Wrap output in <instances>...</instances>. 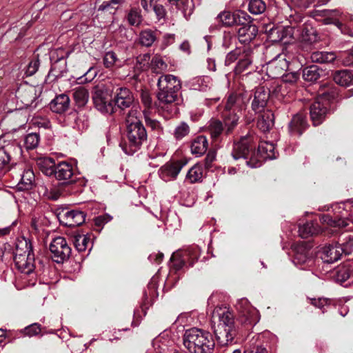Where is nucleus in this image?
<instances>
[{"label":"nucleus","mask_w":353,"mask_h":353,"mask_svg":"<svg viewBox=\"0 0 353 353\" xmlns=\"http://www.w3.org/2000/svg\"><path fill=\"white\" fill-rule=\"evenodd\" d=\"M72 241L79 252H83L88 248L90 238L85 234H76L72 237Z\"/></svg>","instance_id":"09e8293b"},{"label":"nucleus","mask_w":353,"mask_h":353,"mask_svg":"<svg viewBox=\"0 0 353 353\" xmlns=\"http://www.w3.org/2000/svg\"><path fill=\"white\" fill-rule=\"evenodd\" d=\"M327 113V107L320 101L313 103L310 109V118L314 126L319 125L324 121Z\"/></svg>","instance_id":"a878e982"},{"label":"nucleus","mask_w":353,"mask_h":353,"mask_svg":"<svg viewBox=\"0 0 353 353\" xmlns=\"http://www.w3.org/2000/svg\"><path fill=\"white\" fill-rule=\"evenodd\" d=\"M93 101L96 108L102 113L112 114L113 106L111 100L108 99V94L103 91L97 90L93 95Z\"/></svg>","instance_id":"5701e85b"},{"label":"nucleus","mask_w":353,"mask_h":353,"mask_svg":"<svg viewBox=\"0 0 353 353\" xmlns=\"http://www.w3.org/2000/svg\"><path fill=\"white\" fill-rule=\"evenodd\" d=\"M37 165L40 170L46 176L53 175L57 165L54 160L50 157H40L37 160Z\"/></svg>","instance_id":"c9c22d12"},{"label":"nucleus","mask_w":353,"mask_h":353,"mask_svg":"<svg viewBox=\"0 0 353 353\" xmlns=\"http://www.w3.org/2000/svg\"><path fill=\"white\" fill-rule=\"evenodd\" d=\"M343 253L344 252L341 245H329L323 248L321 259L325 263H332L338 261Z\"/></svg>","instance_id":"393cba45"},{"label":"nucleus","mask_w":353,"mask_h":353,"mask_svg":"<svg viewBox=\"0 0 353 353\" xmlns=\"http://www.w3.org/2000/svg\"><path fill=\"white\" fill-rule=\"evenodd\" d=\"M235 128H232L230 132H227V125L225 123L219 119H212L209 121L207 125V132L214 141L219 140L221 136L230 135Z\"/></svg>","instance_id":"a211bd4d"},{"label":"nucleus","mask_w":353,"mask_h":353,"mask_svg":"<svg viewBox=\"0 0 353 353\" xmlns=\"http://www.w3.org/2000/svg\"><path fill=\"white\" fill-rule=\"evenodd\" d=\"M11 148V146L0 148V178L13 168L10 154Z\"/></svg>","instance_id":"cd10ccee"},{"label":"nucleus","mask_w":353,"mask_h":353,"mask_svg":"<svg viewBox=\"0 0 353 353\" xmlns=\"http://www.w3.org/2000/svg\"><path fill=\"white\" fill-rule=\"evenodd\" d=\"M40 141V136L37 133H30L27 134L24 140V145L27 150L36 148Z\"/></svg>","instance_id":"6e6d98bb"},{"label":"nucleus","mask_w":353,"mask_h":353,"mask_svg":"<svg viewBox=\"0 0 353 353\" xmlns=\"http://www.w3.org/2000/svg\"><path fill=\"white\" fill-rule=\"evenodd\" d=\"M343 252L345 254H350L353 251V234L346 237L345 241L342 244Z\"/></svg>","instance_id":"774afa93"},{"label":"nucleus","mask_w":353,"mask_h":353,"mask_svg":"<svg viewBox=\"0 0 353 353\" xmlns=\"http://www.w3.org/2000/svg\"><path fill=\"white\" fill-rule=\"evenodd\" d=\"M212 79L209 77H197L190 82V88L194 90L205 92L212 86Z\"/></svg>","instance_id":"e433bc0d"},{"label":"nucleus","mask_w":353,"mask_h":353,"mask_svg":"<svg viewBox=\"0 0 353 353\" xmlns=\"http://www.w3.org/2000/svg\"><path fill=\"white\" fill-rule=\"evenodd\" d=\"M333 80L341 86L353 85V72L348 70L336 71L333 74Z\"/></svg>","instance_id":"72a5a7b5"},{"label":"nucleus","mask_w":353,"mask_h":353,"mask_svg":"<svg viewBox=\"0 0 353 353\" xmlns=\"http://www.w3.org/2000/svg\"><path fill=\"white\" fill-rule=\"evenodd\" d=\"M189 132V125L185 122H181L176 127L174 132V136L176 139H181L187 136Z\"/></svg>","instance_id":"680f3d73"},{"label":"nucleus","mask_w":353,"mask_h":353,"mask_svg":"<svg viewBox=\"0 0 353 353\" xmlns=\"http://www.w3.org/2000/svg\"><path fill=\"white\" fill-rule=\"evenodd\" d=\"M286 54H279L267 63L266 72L269 77L277 79L283 74L288 68Z\"/></svg>","instance_id":"9d476101"},{"label":"nucleus","mask_w":353,"mask_h":353,"mask_svg":"<svg viewBox=\"0 0 353 353\" xmlns=\"http://www.w3.org/2000/svg\"><path fill=\"white\" fill-rule=\"evenodd\" d=\"M323 222L327 223L329 225L332 227L345 228L347 225L346 220L343 219L332 218L329 215H324L321 218Z\"/></svg>","instance_id":"bf43d9fd"},{"label":"nucleus","mask_w":353,"mask_h":353,"mask_svg":"<svg viewBox=\"0 0 353 353\" xmlns=\"http://www.w3.org/2000/svg\"><path fill=\"white\" fill-rule=\"evenodd\" d=\"M310 58L312 63H327L333 62L336 56L332 52L314 51L310 54Z\"/></svg>","instance_id":"4c0bfd02"},{"label":"nucleus","mask_w":353,"mask_h":353,"mask_svg":"<svg viewBox=\"0 0 353 353\" xmlns=\"http://www.w3.org/2000/svg\"><path fill=\"white\" fill-rule=\"evenodd\" d=\"M134 97L132 92L127 88H119L115 92L114 102L121 110L130 108L134 103Z\"/></svg>","instance_id":"aec40b11"},{"label":"nucleus","mask_w":353,"mask_h":353,"mask_svg":"<svg viewBox=\"0 0 353 353\" xmlns=\"http://www.w3.org/2000/svg\"><path fill=\"white\" fill-rule=\"evenodd\" d=\"M127 19L131 26H138L142 21L140 10L137 8H132L128 14Z\"/></svg>","instance_id":"13d9d810"},{"label":"nucleus","mask_w":353,"mask_h":353,"mask_svg":"<svg viewBox=\"0 0 353 353\" xmlns=\"http://www.w3.org/2000/svg\"><path fill=\"white\" fill-rule=\"evenodd\" d=\"M171 6H175L183 17L188 19L194 11V5L192 0H167Z\"/></svg>","instance_id":"2f4dec72"},{"label":"nucleus","mask_w":353,"mask_h":353,"mask_svg":"<svg viewBox=\"0 0 353 353\" xmlns=\"http://www.w3.org/2000/svg\"><path fill=\"white\" fill-rule=\"evenodd\" d=\"M246 19H248V14L241 10H236L234 12L225 10L220 12L216 17L219 23L227 27L243 24Z\"/></svg>","instance_id":"ddd939ff"},{"label":"nucleus","mask_w":353,"mask_h":353,"mask_svg":"<svg viewBox=\"0 0 353 353\" xmlns=\"http://www.w3.org/2000/svg\"><path fill=\"white\" fill-rule=\"evenodd\" d=\"M310 250L303 245H297L294 250V256L293 259V263L296 265H303L312 259L310 256Z\"/></svg>","instance_id":"f704fd0d"},{"label":"nucleus","mask_w":353,"mask_h":353,"mask_svg":"<svg viewBox=\"0 0 353 353\" xmlns=\"http://www.w3.org/2000/svg\"><path fill=\"white\" fill-rule=\"evenodd\" d=\"M183 343L190 353H213L215 346L212 334L197 327L185 330Z\"/></svg>","instance_id":"f257e3e1"},{"label":"nucleus","mask_w":353,"mask_h":353,"mask_svg":"<svg viewBox=\"0 0 353 353\" xmlns=\"http://www.w3.org/2000/svg\"><path fill=\"white\" fill-rule=\"evenodd\" d=\"M138 114L136 109H131L125 119L129 151H128L127 147L124 150L128 154H132L137 152L143 143L147 140L146 130L139 119Z\"/></svg>","instance_id":"f03ea898"},{"label":"nucleus","mask_w":353,"mask_h":353,"mask_svg":"<svg viewBox=\"0 0 353 353\" xmlns=\"http://www.w3.org/2000/svg\"><path fill=\"white\" fill-rule=\"evenodd\" d=\"M140 97L141 103L146 109L149 110L152 107V99L151 94L148 90H141Z\"/></svg>","instance_id":"69168bd1"},{"label":"nucleus","mask_w":353,"mask_h":353,"mask_svg":"<svg viewBox=\"0 0 353 353\" xmlns=\"http://www.w3.org/2000/svg\"><path fill=\"white\" fill-rule=\"evenodd\" d=\"M323 70L317 65H312L303 68L302 76L305 81L314 82L322 75Z\"/></svg>","instance_id":"58836bf2"},{"label":"nucleus","mask_w":353,"mask_h":353,"mask_svg":"<svg viewBox=\"0 0 353 353\" xmlns=\"http://www.w3.org/2000/svg\"><path fill=\"white\" fill-rule=\"evenodd\" d=\"M72 92V97L76 105L79 108L84 107L88 101V90L84 87L79 86L74 88Z\"/></svg>","instance_id":"ea45409f"},{"label":"nucleus","mask_w":353,"mask_h":353,"mask_svg":"<svg viewBox=\"0 0 353 353\" xmlns=\"http://www.w3.org/2000/svg\"><path fill=\"white\" fill-rule=\"evenodd\" d=\"M111 219H112V217L107 214H102V215H100V216L96 217L94 219V230L101 231V230L102 229L103 225L105 224H106L107 223H108L109 221H110Z\"/></svg>","instance_id":"e2e57ef3"},{"label":"nucleus","mask_w":353,"mask_h":353,"mask_svg":"<svg viewBox=\"0 0 353 353\" xmlns=\"http://www.w3.org/2000/svg\"><path fill=\"white\" fill-rule=\"evenodd\" d=\"M103 65L106 68H111L114 65L121 66V61L116 53L113 51L105 52L103 59Z\"/></svg>","instance_id":"8fccbe9b"},{"label":"nucleus","mask_w":353,"mask_h":353,"mask_svg":"<svg viewBox=\"0 0 353 353\" xmlns=\"http://www.w3.org/2000/svg\"><path fill=\"white\" fill-rule=\"evenodd\" d=\"M152 68L157 73H161L167 70L168 65L159 56H155L152 60Z\"/></svg>","instance_id":"052dcab7"},{"label":"nucleus","mask_w":353,"mask_h":353,"mask_svg":"<svg viewBox=\"0 0 353 353\" xmlns=\"http://www.w3.org/2000/svg\"><path fill=\"white\" fill-rule=\"evenodd\" d=\"M197 258L198 254L196 251L192 253L191 250H186L183 252L174 253L170 261L172 263L173 268L175 270H179L185 266L188 261H190V265L192 266Z\"/></svg>","instance_id":"f3484780"},{"label":"nucleus","mask_w":353,"mask_h":353,"mask_svg":"<svg viewBox=\"0 0 353 353\" xmlns=\"http://www.w3.org/2000/svg\"><path fill=\"white\" fill-rule=\"evenodd\" d=\"M50 250L52 260L57 263H63L69 259L71 254V248L63 236H57L52 239L50 244Z\"/></svg>","instance_id":"6e6552de"},{"label":"nucleus","mask_w":353,"mask_h":353,"mask_svg":"<svg viewBox=\"0 0 353 353\" xmlns=\"http://www.w3.org/2000/svg\"><path fill=\"white\" fill-rule=\"evenodd\" d=\"M239 304V305H245L244 308H239L241 322L250 326L256 324L259 320L258 311L254 307L250 306L245 299L241 300Z\"/></svg>","instance_id":"4be33fe9"},{"label":"nucleus","mask_w":353,"mask_h":353,"mask_svg":"<svg viewBox=\"0 0 353 353\" xmlns=\"http://www.w3.org/2000/svg\"><path fill=\"white\" fill-rule=\"evenodd\" d=\"M139 43L145 47H150L157 39L156 32L150 29L142 30L139 34Z\"/></svg>","instance_id":"49530a36"},{"label":"nucleus","mask_w":353,"mask_h":353,"mask_svg":"<svg viewBox=\"0 0 353 353\" xmlns=\"http://www.w3.org/2000/svg\"><path fill=\"white\" fill-rule=\"evenodd\" d=\"M14 262L17 269L21 273L30 274L35 268V258L30 241L25 237L19 239L16 243Z\"/></svg>","instance_id":"39448f33"},{"label":"nucleus","mask_w":353,"mask_h":353,"mask_svg":"<svg viewBox=\"0 0 353 353\" xmlns=\"http://www.w3.org/2000/svg\"><path fill=\"white\" fill-rule=\"evenodd\" d=\"M259 153L263 159H274L276 157L274 145L269 141H261L258 147Z\"/></svg>","instance_id":"79ce46f5"},{"label":"nucleus","mask_w":353,"mask_h":353,"mask_svg":"<svg viewBox=\"0 0 353 353\" xmlns=\"http://www.w3.org/2000/svg\"><path fill=\"white\" fill-rule=\"evenodd\" d=\"M270 97V91L264 86L256 88L254 94V99L252 101V109L256 113H261L265 110L268 101Z\"/></svg>","instance_id":"dca6fc26"},{"label":"nucleus","mask_w":353,"mask_h":353,"mask_svg":"<svg viewBox=\"0 0 353 353\" xmlns=\"http://www.w3.org/2000/svg\"><path fill=\"white\" fill-rule=\"evenodd\" d=\"M218 321L214 327V334L221 346L232 343L236 334L234 314L228 310H217Z\"/></svg>","instance_id":"20e7f679"},{"label":"nucleus","mask_w":353,"mask_h":353,"mask_svg":"<svg viewBox=\"0 0 353 353\" xmlns=\"http://www.w3.org/2000/svg\"><path fill=\"white\" fill-rule=\"evenodd\" d=\"M239 26H241L237 32L240 43L248 44L255 39L258 33V28L253 23L250 15L243 24H239Z\"/></svg>","instance_id":"4468645a"},{"label":"nucleus","mask_w":353,"mask_h":353,"mask_svg":"<svg viewBox=\"0 0 353 353\" xmlns=\"http://www.w3.org/2000/svg\"><path fill=\"white\" fill-rule=\"evenodd\" d=\"M322 230L316 221H307L299 228V235L303 239H307L309 236L317 235L321 232Z\"/></svg>","instance_id":"c756f323"},{"label":"nucleus","mask_w":353,"mask_h":353,"mask_svg":"<svg viewBox=\"0 0 353 353\" xmlns=\"http://www.w3.org/2000/svg\"><path fill=\"white\" fill-rule=\"evenodd\" d=\"M14 170L22 171L19 174L20 179L17 184V188L21 191L30 190L34 185L35 176L33 170L26 168L24 163L15 164Z\"/></svg>","instance_id":"2eb2a0df"},{"label":"nucleus","mask_w":353,"mask_h":353,"mask_svg":"<svg viewBox=\"0 0 353 353\" xmlns=\"http://www.w3.org/2000/svg\"><path fill=\"white\" fill-rule=\"evenodd\" d=\"M86 214L78 210H62L58 214V219L62 225L74 228L83 224L85 221Z\"/></svg>","instance_id":"9b49d317"},{"label":"nucleus","mask_w":353,"mask_h":353,"mask_svg":"<svg viewBox=\"0 0 353 353\" xmlns=\"http://www.w3.org/2000/svg\"><path fill=\"white\" fill-rule=\"evenodd\" d=\"M41 90L39 88L29 84L21 85L17 91V97L26 108L34 109L39 103Z\"/></svg>","instance_id":"0eeeda50"},{"label":"nucleus","mask_w":353,"mask_h":353,"mask_svg":"<svg viewBox=\"0 0 353 353\" xmlns=\"http://www.w3.org/2000/svg\"><path fill=\"white\" fill-rule=\"evenodd\" d=\"M256 145L253 143V138L248 134L241 137V140L234 143L232 155L236 160L248 159L250 152L255 150Z\"/></svg>","instance_id":"1a4fd4ad"},{"label":"nucleus","mask_w":353,"mask_h":353,"mask_svg":"<svg viewBox=\"0 0 353 353\" xmlns=\"http://www.w3.org/2000/svg\"><path fill=\"white\" fill-rule=\"evenodd\" d=\"M308 126L305 116L303 113H298L289 123V131L292 135L301 136Z\"/></svg>","instance_id":"b1692460"},{"label":"nucleus","mask_w":353,"mask_h":353,"mask_svg":"<svg viewBox=\"0 0 353 353\" xmlns=\"http://www.w3.org/2000/svg\"><path fill=\"white\" fill-rule=\"evenodd\" d=\"M203 178V169L201 164L194 165L188 172L185 180L190 183H200Z\"/></svg>","instance_id":"a19ab883"},{"label":"nucleus","mask_w":353,"mask_h":353,"mask_svg":"<svg viewBox=\"0 0 353 353\" xmlns=\"http://www.w3.org/2000/svg\"><path fill=\"white\" fill-rule=\"evenodd\" d=\"M185 164L182 161L167 163L159 170L160 176L165 181L174 180Z\"/></svg>","instance_id":"6ab92c4d"},{"label":"nucleus","mask_w":353,"mask_h":353,"mask_svg":"<svg viewBox=\"0 0 353 353\" xmlns=\"http://www.w3.org/2000/svg\"><path fill=\"white\" fill-rule=\"evenodd\" d=\"M266 9V5L263 0H250L248 10L253 14H262Z\"/></svg>","instance_id":"5fc2aeb1"},{"label":"nucleus","mask_w":353,"mask_h":353,"mask_svg":"<svg viewBox=\"0 0 353 353\" xmlns=\"http://www.w3.org/2000/svg\"><path fill=\"white\" fill-rule=\"evenodd\" d=\"M268 90L270 91V95L279 100L283 99L288 93L286 85L283 83L274 85Z\"/></svg>","instance_id":"864d4df0"},{"label":"nucleus","mask_w":353,"mask_h":353,"mask_svg":"<svg viewBox=\"0 0 353 353\" xmlns=\"http://www.w3.org/2000/svg\"><path fill=\"white\" fill-rule=\"evenodd\" d=\"M250 48L248 46H243L242 48H236L234 50L228 52L225 57V65H230L237 59L243 55L244 53H250Z\"/></svg>","instance_id":"c03bdc74"},{"label":"nucleus","mask_w":353,"mask_h":353,"mask_svg":"<svg viewBox=\"0 0 353 353\" xmlns=\"http://www.w3.org/2000/svg\"><path fill=\"white\" fill-rule=\"evenodd\" d=\"M52 176L64 184H72L77 181L72 165L66 161H61L57 164Z\"/></svg>","instance_id":"f8f14e48"},{"label":"nucleus","mask_w":353,"mask_h":353,"mask_svg":"<svg viewBox=\"0 0 353 353\" xmlns=\"http://www.w3.org/2000/svg\"><path fill=\"white\" fill-rule=\"evenodd\" d=\"M319 95L328 99H333L337 95V92L334 85L329 83L322 84L319 89Z\"/></svg>","instance_id":"3c124183"},{"label":"nucleus","mask_w":353,"mask_h":353,"mask_svg":"<svg viewBox=\"0 0 353 353\" xmlns=\"http://www.w3.org/2000/svg\"><path fill=\"white\" fill-rule=\"evenodd\" d=\"M274 125V116L271 110L263 111L257 121V127L263 132H269Z\"/></svg>","instance_id":"7c9ffc66"},{"label":"nucleus","mask_w":353,"mask_h":353,"mask_svg":"<svg viewBox=\"0 0 353 353\" xmlns=\"http://www.w3.org/2000/svg\"><path fill=\"white\" fill-rule=\"evenodd\" d=\"M208 148V141L206 137L200 135L194 139L192 141L190 148L191 152L198 157L205 153Z\"/></svg>","instance_id":"473e14b6"},{"label":"nucleus","mask_w":353,"mask_h":353,"mask_svg":"<svg viewBox=\"0 0 353 353\" xmlns=\"http://www.w3.org/2000/svg\"><path fill=\"white\" fill-rule=\"evenodd\" d=\"M70 106V98L67 94H61L57 96L50 103L52 112L62 114L68 110Z\"/></svg>","instance_id":"c85d7f7f"},{"label":"nucleus","mask_w":353,"mask_h":353,"mask_svg":"<svg viewBox=\"0 0 353 353\" xmlns=\"http://www.w3.org/2000/svg\"><path fill=\"white\" fill-rule=\"evenodd\" d=\"M347 17L344 14L343 17H340L339 16H336L335 14H329L326 16L323 19V23L325 25L327 24H334L341 31V32H345L343 31V18H347Z\"/></svg>","instance_id":"4d7b16f0"},{"label":"nucleus","mask_w":353,"mask_h":353,"mask_svg":"<svg viewBox=\"0 0 353 353\" xmlns=\"http://www.w3.org/2000/svg\"><path fill=\"white\" fill-rule=\"evenodd\" d=\"M263 160L264 159L261 157L259 151L256 152L254 150H252L250 153L248 159H245V162L248 166L254 168L260 167Z\"/></svg>","instance_id":"603ef678"},{"label":"nucleus","mask_w":353,"mask_h":353,"mask_svg":"<svg viewBox=\"0 0 353 353\" xmlns=\"http://www.w3.org/2000/svg\"><path fill=\"white\" fill-rule=\"evenodd\" d=\"M252 52L253 51L250 48V52L248 53V54H247V53H244L243 55L240 58L234 68V72L235 74H241L248 70V68L251 65L252 63Z\"/></svg>","instance_id":"37998d69"},{"label":"nucleus","mask_w":353,"mask_h":353,"mask_svg":"<svg viewBox=\"0 0 353 353\" xmlns=\"http://www.w3.org/2000/svg\"><path fill=\"white\" fill-rule=\"evenodd\" d=\"M156 105L159 112L165 117H172L179 112V92L159 90Z\"/></svg>","instance_id":"423d86ee"},{"label":"nucleus","mask_w":353,"mask_h":353,"mask_svg":"<svg viewBox=\"0 0 353 353\" xmlns=\"http://www.w3.org/2000/svg\"><path fill=\"white\" fill-rule=\"evenodd\" d=\"M158 90L179 92L181 83L179 78L172 74H163L159 77Z\"/></svg>","instance_id":"412c9836"},{"label":"nucleus","mask_w":353,"mask_h":353,"mask_svg":"<svg viewBox=\"0 0 353 353\" xmlns=\"http://www.w3.org/2000/svg\"><path fill=\"white\" fill-rule=\"evenodd\" d=\"M353 276V265L348 263L339 267L336 271V280L343 283Z\"/></svg>","instance_id":"de8ad7c7"},{"label":"nucleus","mask_w":353,"mask_h":353,"mask_svg":"<svg viewBox=\"0 0 353 353\" xmlns=\"http://www.w3.org/2000/svg\"><path fill=\"white\" fill-rule=\"evenodd\" d=\"M39 65L40 63L38 57L34 58L31 60L28 63L25 72L26 76H32L38 70Z\"/></svg>","instance_id":"0e129e2a"},{"label":"nucleus","mask_w":353,"mask_h":353,"mask_svg":"<svg viewBox=\"0 0 353 353\" xmlns=\"http://www.w3.org/2000/svg\"><path fill=\"white\" fill-rule=\"evenodd\" d=\"M300 42L306 46H311L319 40L316 30L310 25H303L300 29Z\"/></svg>","instance_id":"bb28decb"},{"label":"nucleus","mask_w":353,"mask_h":353,"mask_svg":"<svg viewBox=\"0 0 353 353\" xmlns=\"http://www.w3.org/2000/svg\"><path fill=\"white\" fill-rule=\"evenodd\" d=\"M246 104L247 99L242 93L232 92L228 96L221 114L227 125V132L236 128L240 119L239 113L245 108Z\"/></svg>","instance_id":"7ed1b4c3"},{"label":"nucleus","mask_w":353,"mask_h":353,"mask_svg":"<svg viewBox=\"0 0 353 353\" xmlns=\"http://www.w3.org/2000/svg\"><path fill=\"white\" fill-rule=\"evenodd\" d=\"M292 34L291 28L277 27L270 30V37L274 42L283 41L288 35Z\"/></svg>","instance_id":"a18cd8bd"},{"label":"nucleus","mask_w":353,"mask_h":353,"mask_svg":"<svg viewBox=\"0 0 353 353\" xmlns=\"http://www.w3.org/2000/svg\"><path fill=\"white\" fill-rule=\"evenodd\" d=\"M280 77L282 78V83L285 85L287 83L293 84L298 81L299 74L295 72L288 73L284 72L283 74Z\"/></svg>","instance_id":"338daca9"}]
</instances>
